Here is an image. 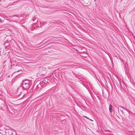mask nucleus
Wrapping results in <instances>:
<instances>
[{
    "label": "nucleus",
    "instance_id": "6",
    "mask_svg": "<svg viewBox=\"0 0 135 135\" xmlns=\"http://www.w3.org/2000/svg\"><path fill=\"white\" fill-rule=\"evenodd\" d=\"M109 110L110 112L111 113H112L113 111V106L111 104H110L109 106Z\"/></svg>",
    "mask_w": 135,
    "mask_h": 135
},
{
    "label": "nucleus",
    "instance_id": "12",
    "mask_svg": "<svg viewBox=\"0 0 135 135\" xmlns=\"http://www.w3.org/2000/svg\"><path fill=\"white\" fill-rule=\"evenodd\" d=\"M32 20H33V21H34V20H33V19H32Z\"/></svg>",
    "mask_w": 135,
    "mask_h": 135
},
{
    "label": "nucleus",
    "instance_id": "2",
    "mask_svg": "<svg viewBox=\"0 0 135 135\" xmlns=\"http://www.w3.org/2000/svg\"><path fill=\"white\" fill-rule=\"evenodd\" d=\"M46 68L43 67H40L39 69V73L37 74L38 76L41 77L44 76L46 74Z\"/></svg>",
    "mask_w": 135,
    "mask_h": 135
},
{
    "label": "nucleus",
    "instance_id": "3",
    "mask_svg": "<svg viewBox=\"0 0 135 135\" xmlns=\"http://www.w3.org/2000/svg\"><path fill=\"white\" fill-rule=\"evenodd\" d=\"M5 134L4 135H14L13 133L15 132L10 129H6L5 131Z\"/></svg>",
    "mask_w": 135,
    "mask_h": 135
},
{
    "label": "nucleus",
    "instance_id": "1",
    "mask_svg": "<svg viewBox=\"0 0 135 135\" xmlns=\"http://www.w3.org/2000/svg\"><path fill=\"white\" fill-rule=\"evenodd\" d=\"M31 84V81L26 79L23 80L21 84L23 89L25 90H28Z\"/></svg>",
    "mask_w": 135,
    "mask_h": 135
},
{
    "label": "nucleus",
    "instance_id": "7",
    "mask_svg": "<svg viewBox=\"0 0 135 135\" xmlns=\"http://www.w3.org/2000/svg\"><path fill=\"white\" fill-rule=\"evenodd\" d=\"M119 107H121V108H123V109H124L125 110H126L128 112H129V110L128 109H126V108H125L124 107H122L121 106H120Z\"/></svg>",
    "mask_w": 135,
    "mask_h": 135
},
{
    "label": "nucleus",
    "instance_id": "9",
    "mask_svg": "<svg viewBox=\"0 0 135 135\" xmlns=\"http://www.w3.org/2000/svg\"><path fill=\"white\" fill-rule=\"evenodd\" d=\"M2 20L0 18V22H1V21Z\"/></svg>",
    "mask_w": 135,
    "mask_h": 135
},
{
    "label": "nucleus",
    "instance_id": "5",
    "mask_svg": "<svg viewBox=\"0 0 135 135\" xmlns=\"http://www.w3.org/2000/svg\"><path fill=\"white\" fill-rule=\"evenodd\" d=\"M24 89H23L22 86H20L17 89V92L19 94H20L21 93L23 90Z\"/></svg>",
    "mask_w": 135,
    "mask_h": 135
},
{
    "label": "nucleus",
    "instance_id": "4",
    "mask_svg": "<svg viewBox=\"0 0 135 135\" xmlns=\"http://www.w3.org/2000/svg\"><path fill=\"white\" fill-rule=\"evenodd\" d=\"M45 80H43V81H41L40 83V84H39L36 87V89H37V88H40V87H44V85L43 84H42L43 83H45Z\"/></svg>",
    "mask_w": 135,
    "mask_h": 135
},
{
    "label": "nucleus",
    "instance_id": "10",
    "mask_svg": "<svg viewBox=\"0 0 135 135\" xmlns=\"http://www.w3.org/2000/svg\"><path fill=\"white\" fill-rule=\"evenodd\" d=\"M120 111H122V112H123V111H122V110H120Z\"/></svg>",
    "mask_w": 135,
    "mask_h": 135
},
{
    "label": "nucleus",
    "instance_id": "11",
    "mask_svg": "<svg viewBox=\"0 0 135 135\" xmlns=\"http://www.w3.org/2000/svg\"><path fill=\"white\" fill-rule=\"evenodd\" d=\"M19 71V70H18V71H17H17Z\"/></svg>",
    "mask_w": 135,
    "mask_h": 135
},
{
    "label": "nucleus",
    "instance_id": "8",
    "mask_svg": "<svg viewBox=\"0 0 135 135\" xmlns=\"http://www.w3.org/2000/svg\"><path fill=\"white\" fill-rule=\"evenodd\" d=\"M84 117H85V118H87L88 119V117H86V116H84Z\"/></svg>",
    "mask_w": 135,
    "mask_h": 135
}]
</instances>
